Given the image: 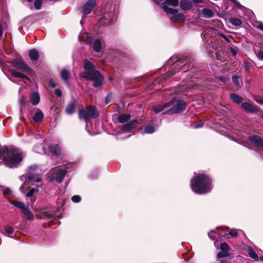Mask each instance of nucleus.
Wrapping results in <instances>:
<instances>
[{
	"mask_svg": "<svg viewBox=\"0 0 263 263\" xmlns=\"http://www.w3.org/2000/svg\"><path fill=\"white\" fill-rule=\"evenodd\" d=\"M190 181L192 191L198 194H204L211 191L212 187V179L205 173H194Z\"/></svg>",
	"mask_w": 263,
	"mask_h": 263,
	"instance_id": "1",
	"label": "nucleus"
},
{
	"mask_svg": "<svg viewBox=\"0 0 263 263\" xmlns=\"http://www.w3.org/2000/svg\"><path fill=\"white\" fill-rule=\"evenodd\" d=\"M84 69L85 71L81 72V77L92 81L93 87L100 88L103 84L104 77L95 69V65L87 59L84 60Z\"/></svg>",
	"mask_w": 263,
	"mask_h": 263,
	"instance_id": "2",
	"label": "nucleus"
},
{
	"mask_svg": "<svg viewBox=\"0 0 263 263\" xmlns=\"http://www.w3.org/2000/svg\"><path fill=\"white\" fill-rule=\"evenodd\" d=\"M1 158L4 163L11 168L17 166L23 160L22 153L13 147L3 148Z\"/></svg>",
	"mask_w": 263,
	"mask_h": 263,
	"instance_id": "3",
	"label": "nucleus"
},
{
	"mask_svg": "<svg viewBox=\"0 0 263 263\" xmlns=\"http://www.w3.org/2000/svg\"><path fill=\"white\" fill-rule=\"evenodd\" d=\"M194 58L191 55H187L178 59L173 65L175 72L182 71L185 72L191 70L194 66Z\"/></svg>",
	"mask_w": 263,
	"mask_h": 263,
	"instance_id": "4",
	"label": "nucleus"
},
{
	"mask_svg": "<svg viewBox=\"0 0 263 263\" xmlns=\"http://www.w3.org/2000/svg\"><path fill=\"white\" fill-rule=\"evenodd\" d=\"M99 112L95 106L91 105H87L86 109H79L78 117L80 119H84L86 123L90 122V119H96L99 117Z\"/></svg>",
	"mask_w": 263,
	"mask_h": 263,
	"instance_id": "5",
	"label": "nucleus"
},
{
	"mask_svg": "<svg viewBox=\"0 0 263 263\" xmlns=\"http://www.w3.org/2000/svg\"><path fill=\"white\" fill-rule=\"evenodd\" d=\"M168 102H172V104L171 106L172 107L163 112V114L172 115L179 114L183 112L187 107L185 101L177 99L176 97L173 98Z\"/></svg>",
	"mask_w": 263,
	"mask_h": 263,
	"instance_id": "6",
	"label": "nucleus"
},
{
	"mask_svg": "<svg viewBox=\"0 0 263 263\" xmlns=\"http://www.w3.org/2000/svg\"><path fill=\"white\" fill-rule=\"evenodd\" d=\"M7 62L10 64L11 67L26 73L28 76H32L34 73V71L28 66L22 58L20 59H14Z\"/></svg>",
	"mask_w": 263,
	"mask_h": 263,
	"instance_id": "7",
	"label": "nucleus"
},
{
	"mask_svg": "<svg viewBox=\"0 0 263 263\" xmlns=\"http://www.w3.org/2000/svg\"><path fill=\"white\" fill-rule=\"evenodd\" d=\"M179 4V2L178 0H165L161 4V8L167 14L176 13L178 12V9L171 8L168 6L176 7Z\"/></svg>",
	"mask_w": 263,
	"mask_h": 263,
	"instance_id": "8",
	"label": "nucleus"
},
{
	"mask_svg": "<svg viewBox=\"0 0 263 263\" xmlns=\"http://www.w3.org/2000/svg\"><path fill=\"white\" fill-rule=\"evenodd\" d=\"M240 105L243 110L248 114L256 113L259 111V109H260V107H258L257 105L254 104L253 103L251 104L248 102H243Z\"/></svg>",
	"mask_w": 263,
	"mask_h": 263,
	"instance_id": "9",
	"label": "nucleus"
},
{
	"mask_svg": "<svg viewBox=\"0 0 263 263\" xmlns=\"http://www.w3.org/2000/svg\"><path fill=\"white\" fill-rule=\"evenodd\" d=\"M220 248L221 251L218 252L217 255L218 258H221L230 256L229 251L231 250V248L227 242H224L221 243Z\"/></svg>",
	"mask_w": 263,
	"mask_h": 263,
	"instance_id": "10",
	"label": "nucleus"
},
{
	"mask_svg": "<svg viewBox=\"0 0 263 263\" xmlns=\"http://www.w3.org/2000/svg\"><path fill=\"white\" fill-rule=\"evenodd\" d=\"M112 18L110 13H107L104 14L99 19V22L100 25L108 26L111 24Z\"/></svg>",
	"mask_w": 263,
	"mask_h": 263,
	"instance_id": "11",
	"label": "nucleus"
},
{
	"mask_svg": "<svg viewBox=\"0 0 263 263\" xmlns=\"http://www.w3.org/2000/svg\"><path fill=\"white\" fill-rule=\"evenodd\" d=\"M96 0H88L83 6V13L84 14H89L91 12L92 8L96 5Z\"/></svg>",
	"mask_w": 263,
	"mask_h": 263,
	"instance_id": "12",
	"label": "nucleus"
},
{
	"mask_svg": "<svg viewBox=\"0 0 263 263\" xmlns=\"http://www.w3.org/2000/svg\"><path fill=\"white\" fill-rule=\"evenodd\" d=\"M249 140L257 147L263 148V139L260 136L254 135L248 137Z\"/></svg>",
	"mask_w": 263,
	"mask_h": 263,
	"instance_id": "13",
	"label": "nucleus"
},
{
	"mask_svg": "<svg viewBox=\"0 0 263 263\" xmlns=\"http://www.w3.org/2000/svg\"><path fill=\"white\" fill-rule=\"evenodd\" d=\"M139 123L138 120H132L124 124L122 127V130L125 133L130 132L134 128H136L137 125Z\"/></svg>",
	"mask_w": 263,
	"mask_h": 263,
	"instance_id": "14",
	"label": "nucleus"
},
{
	"mask_svg": "<svg viewBox=\"0 0 263 263\" xmlns=\"http://www.w3.org/2000/svg\"><path fill=\"white\" fill-rule=\"evenodd\" d=\"M172 104V102L168 101L167 102L164 103L162 104H159L157 106H153V109L155 113L158 114L163 111L165 108L171 107Z\"/></svg>",
	"mask_w": 263,
	"mask_h": 263,
	"instance_id": "15",
	"label": "nucleus"
},
{
	"mask_svg": "<svg viewBox=\"0 0 263 263\" xmlns=\"http://www.w3.org/2000/svg\"><path fill=\"white\" fill-rule=\"evenodd\" d=\"M48 150L50 153L60 157L62 155L61 149L58 145H51L49 146Z\"/></svg>",
	"mask_w": 263,
	"mask_h": 263,
	"instance_id": "16",
	"label": "nucleus"
},
{
	"mask_svg": "<svg viewBox=\"0 0 263 263\" xmlns=\"http://www.w3.org/2000/svg\"><path fill=\"white\" fill-rule=\"evenodd\" d=\"M9 71L10 72V73L11 74V75L16 78H21L23 79L27 80L29 81H31L30 79L28 76H27L26 74H25L22 72H18L13 69H10Z\"/></svg>",
	"mask_w": 263,
	"mask_h": 263,
	"instance_id": "17",
	"label": "nucleus"
},
{
	"mask_svg": "<svg viewBox=\"0 0 263 263\" xmlns=\"http://www.w3.org/2000/svg\"><path fill=\"white\" fill-rule=\"evenodd\" d=\"M67 171L66 170H60L55 175V179L58 183L61 182L65 177Z\"/></svg>",
	"mask_w": 263,
	"mask_h": 263,
	"instance_id": "18",
	"label": "nucleus"
},
{
	"mask_svg": "<svg viewBox=\"0 0 263 263\" xmlns=\"http://www.w3.org/2000/svg\"><path fill=\"white\" fill-rule=\"evenodd\" d=\"M180 5L181 9L185 11L191 10L193 7L192 2L188 0H181Z\"/></svg>",
	"mask_w": 263,
	"mask_h": 263,
	"instance_id": "19",
	"label": "nucleus"
},
{
	"mask_svg": "<svg viewBox=\"0 0 263 263\" xmlns=\"http://www.w3.org/2000/svg\"><path fill=\"white\" fill-rule=\"evenodd\" d=\"M36 176L37 175L32 172H28L27 174L25 176V181L21 188H22L23 185H28L30 181L33 180Z\"/></svg>",
	"mask_w": 263,
	"mask_h": 263,
	"instance_id": "20",
	"label": "nucleus"
},
{
	"mask_svg": "<svg viewBox=\"0 0 263 263\" xmlns=\"http://www.w3.org/2000/svg\"><path fill=\"white\" fill-rule=\"evenodd\" d=\"M44 114L42 111L39 108H36V111L33 117V120L35 122L41 123L42 122Z\"/></svg>",
	"mask_w": 263,
	"mask_h": 263,
	"instance_id": "21",
	"label": "nucleus"
},
{
	"mask_svg": "<svg viewBox=\"0 0 263 263\" xmlns=\"http://www.w3.org/2000/svg\"><path fill=\"white\" fill-rule=\"evenodd\" d=\"M29 100L34 105H36L40 102V97L38 92H33L30 96Z\"/></svg>",
	"mask_w": 263,
	"mask_h": 263,
	"instance_id": "22",
	"label": "nucleus"
},
{
	"mask_svg": "<svg viewBox=\"0 0 263 263\" xmlns=\"http://www.w3.org/2000/svg\"><path fill=\"white\" fill-rule=\"evenodd\" d=\"M230 99L233 102L237 104L243 103V98L236 93H232L230 94Z\"/></svg>",
	"mask_w": 263,
	"mask_h": 263,
	"instance_id": "23",
	"label": "nucleus"
},
{
	"mask_svg": "<svg viewBox=\"0 0 263 263\" xmlns=\"http://www.w3.org/2000/svg\"><path fill=\"white\" fill-rule=\"evenodd\" d=\"M76 103L74 101L69 102L65 108V112L68 115H71L74 112Z\"/></svg>",
	"mask_w": 263,
	"mask_h": 263,
	"instance_id": "24",
	"label": "nucleus"
},
{
	"mask_svg": "<svg viewBox=\"0 0 263 263\" xmlns=\"http://www.w3.org/2000/svg\"><path fill=\"white\" fill-rule=\"evenodd\" d=\"M131 118L130 114H122L118 117V121L120 123L128 122Z\"/></svg>",
	"mask_w": 263,
	"mask_h": 263,
	"instance_id": "25",
	"label": "nucleus"
},
{
	"mask_svg": "<svg viewBox=\"0 0 263 263\" xmlns=\"http://www.w3.org/2000/svg\"><path fill=\"white\" fill-rule=\"evenodd\" d=\"M29 57L32 61H36L39 60L40 55L36 49H32L29 51Z\"/></svg>",
	"mask_w": 263,
	"mask_h": 263,
	"instance_id": "26",
	"label": "nucleus"
},
{
	"mask_svg": "<svg viewBox=\"0 0 263 263\" xmlns=\"http://www.w3.org/2000/svg\"><path fill=\"white\" fill-rule=\"evenodd\" d=\"M214 12L208 8H204L202 10V15L204 18H210L214 16Z\"/></svg>",
	"mask_w": 263,
	"mask_h": 263,
	"instance_id": "27",
	"label": "nucleus"
},
{
	"mask_svg": "<svg viewBox=\"0 0 263 263\" xmlns=\"http://www.w3.org/2000/svg\"><path fill=\"white\" fill-rule=\"evenodd\" d=\"M23 213L26 216L28 220H31L34 219V216L29 210V207L26 205L22 209Z\"/></svg>",
	"mask_w": 263,
	"mask_h": 263,
	"instance_id": "28",
	"label": "nucleus"
},
{
	"mask_svg": "<svg viewBox=\"0 0 263 263\" xmlns=\"http://www.w3.org/2000/svg\"><path fill=\"white\" fill-rule=\"evenodd\" d=\"M170 14H173L171 18L176 22H183L185 20V16L182 13H178V12L176 13Z\"/></svg>",
	"mask_w": 263,
	"mask_h": 263,
	"instance_id": "29",
	"label": "nucleus"
},
{
	"mask_svg": "<svg viewBox=\"0 0 263 263\" xmlns=\"http://www.w3.org/2000/svg\"><path fill=\"white\" fill-rule=\"evenodd\" d=\"M93 48L96 52H100L102 49V43L100 39H97L95 40L93 43Z\"/></svg>",
	"mask_w": 263,
	"mask_h": 263,
	"instance_id": "30",
	"label": "nucleus"
},
{
	"mask_svg": "<svg viewBox=\"0 0 263 263\" xmlns=\"http://www.w3.org/2000/svg\"><path fill=\"white\" fill-rule=\"evenodd\" d=\"M35 186L32 188L29 187V191L26 194V196L28 197H31L34 194L35 192L39 191L40 188L41 187L40 185L34 184Z\"/></svg>",
	"mask_w": 263,
	"mask_h": 263,
	"instance_id": "31",
	"label": "nucleus"
},
{
	"mask_svg": "<svg viewBox=\"0 0 263 263\" xmlns=\"http://www.w3.org/2000/svg\"><path fill=\"white\" fill-rule=\"evenodd\" d=\"M229 22L233 25H234L236 26H239L242 24L241 20L237 17H231L229 20Z\"/></svg>",
	"mask_w": 263,
	"mask_h": 263,
	"instance_id": "32",
	"label": "nucleus"
},
{
	"mask_svg": "<svg viewBox=\"0 0 263 263\" xmlns=\"http://www.w3.org/2000/svg\"><path fill=\"white\" fill-rule=\"evenodd\" d=\"M70 76L69 72L66 69H63L61 72V78L66 81L69 80Z\"/></svg>",
	"mask_w": 263,
	"mask_h": 263,
	"instance_id": "33",
	"label": "nucleus"
},
{
	"mask_svg": "<svg viewBox=\"0 0 263 263\" xmlns=\"http://www.w3.org/2000/svg\"><path fill=\"white\" fill-rule=\"evenodd\" d=\"M10 202L11 204L21 210L25 206V204L21 201L10 200Z\"/></svg>",
	"mask_w": 263,
	"mask_h": 263,
	"instance_id": "34",
	"label": "nucleus"
},
{
	"mask_svg": "<svg viewBox=\"0 0 263 263\" xmlns=\"http://www.w3.org/2000/svg\"><path fill=\"white\" fill-rule=\"evenodd\" d=\"M241 78V76L233 75L232 77V80L234 84L238 88L240 87V85L239 82V79Z\"/></svg>",
	"mask_w": 263,
	"mask_h": 263,
	"instance_id": "35",
	"label": "nucleus"
},
{
	"mask_svg": "<svg viewBox=\"0 0 263 263\" xmlns=\"http://www.w3.org/2000/svg\"><path fill=\"white\" fill-rule=\"evenodd\" d=\"M42 216L43 218L49 219L53 218L54 214H52L49 211H47L43 212Z\"/></svg>",
	"mask_w": 263,
	"mask_h": 263,
	"instance_id": "36",
	"label": "nucleus"
},
{
	"mask_svg": "<svg viewBox=\"0 0 263 263\" xmlns=\"http://www.w3.org/2000/svg\"><path fill=\"white\" fill-rule=\"evenodd\" d=\"M249 255L252 258L254 259L255 260H259V257H258L257 254L252 249L249 250Z\"/></svg>",
	"mask_w": 263,
	"mask_h": 263,
	"instance_id": "37",
	"label": "nucleus"
},
{
	"mask_svg": "<svg viewBox=\"0 0 263 263\" xmlns=\"http://www.w3.org/2000/svg\"><path fill=\"white\" fill-rule=\"evenodd\" d=\"M145 132L147 134H152L155 132L154 127L151 124H148L144 128Z\"/></svg>",
	"mask_w": 263,
	"mask_h": 263,
	"instance_id": "38",
	"label": "nucleus"
},
{
	"mask_svg": "<svg viewBox=\"0 0 263 263\" xmlns=\"http://www.w3.org/2000/svg\"><path fill=\"white\" fill-rule=\"evenodd\" d=\"M42 0H35L34 3V7L36 10H40L42 8Z\"/></svg>",
	"mask_w": 263,
	"mask_h": 263,
	"instance_id": "39",
	"label": "nucleus"
},
{
	"mask_svg": "<svg viewBox=\"0 0 263 263\" xmlns=\"http://www.w3.org/2000/svg\"><path fill=\"white\" fill-rule=\"evenodd\" d=\"M230 51L234 56H235L238 52V49L236 46H233L230 48Z\"/></svg>",
	"mask_w": 263,
	"mask_h": 263,
	"instance_id": "40",
	"label": "nucleus"
},
{
	"mask_svg": "<svg viewBox=\"0 0 263 263\" xmlns=\"http://www.w3.org/2000/svg\"><path fill=\"white\" fill-rule=\"evenodd\" d=\"M81 200V198L79 195H74L71 197V200L75 203L79 202Z\"/></svg>",
	"mask_w": 263,
	"mask_h": 263,
	"instance_id": "41",
	"label": "nucleus"
},
{
	"mask_svg": "<svg viewBox=\"0 0 263 263\" xmlns=\"http://www.w3.org/2000/svg\"><path fill=\"white\" fill-rule=\"evenodd\" d=\"M242 66L246 72H248L250 70V66L249 63L247 61H243Z\"/></svg>",
	"mask_w": 263,
	"mask_h": 263,
	"instance_id": "42",
	"label": "nucleus"
},
{
	"mask_svg": "<svg viewBox=\"0 0 263 263\" xmlns=\"http://www.w3.org/2000/svg\"><path fill=\"white\" fill-rule=\"evenodd\" d=\"M216 234H217V233L215 232V231L212 230L208 233V236L209 238L214 240L216 239Z\"/></svg>",
	"mask_w": 263,
	"mask_h": 263,
	"instance_id": "43",
	"label": "nucleus"
},
{
	"mask_svg": "<svg viewBox=\"0 0 263 263\" xmlns=\"http://www.w3.org/2000/svg\"><path fill=\"white\" fill-rule=\"evenodd\" d=\"M5 231L7 234L10 235L14 232V229L12 227L8 226L5 227Z\"/></svg>",
	"mask_w": 263,
	"mask_h": 263,
	"instance_id": "44",
	"label": "nucleus"
},
{
	"mask_svg": "<svg viewBox=\"0 0 263 263\" xmlns=\"http://www.w3.org/2000/svg\"><path fill=\"white\" fill-rule=\"evenodd\" d=\"M38 168V166L36 164H33L28 167L27 172L35 171Z\"/></svg>",
	"mask_w": 263,
	"mask_h": 263,
	"instance_id": "45",
	"label": "nucleus"
},
{
	"mask_svg": "<svg viewBox=\"0 0 263 263\" xmlns=\"http://www.w3.org/2000/svg\"><path fill=\"white\" fill-rule=\"evenodd\" d=\"M255 100L258 103L260 104H263V96H257Z\"/></svg>",
	"mask_w": 263,
	"mask_h": 263,
	"instance_id": "46",
	"label": "nucleus"
},
{
	"mask_svg": "<svg viewBox=\"0 0 263 263\" xmlns=\"http://www.w3.org/2000/svg\"><path fill=\"white\" fill-rule=\"evenodd\" d=\"M56 83L55 81L53 80V79L51 78L49 79V86L51 88H54L56 87Z\"/></svg>",
	"mask_w": 263,
	"mask_h": 263,
	"instance_id": "47",
	"label": "nucleus"
},
{
	"mask_svg": "<svg viewBox=\"0 0 263 263\" xmlns=\"http://www.w3.org/2000/svg\"><path fill=\"white\" fill-rule=\"evenodd\" d=\"M229 234L231 235L232 237H236L237 236V230L233 229L231 230L229 232Z\"/></svg>",
	"mask_w": 263,
	"mask_h": 263,
	"instance_id": "48",
	"label": "nucleus"
},
{
	"mask_svg": "<svg viewBox=\"0 0 263 263\" xmlns=\"http://www.w3.org/2000/svg\"><path fill=\"white\" fill-rule=\"evenodd\" d=\"M54 93L58 97H61L63 95L62 91L59 88L55 90Z\"/></svg>",
	"mask_w": 263,
	"mask_h": 263,
	"instance_id": "49",
	"label": "nucleus"
},
{
	"mask_svg": "<svg viewBox=\"0 0 263 263\" xmlns=\"http://www.w3.org/2000/svg\"><path fill=\"white\" fill-rule=\"evenodd\" d=\"M11 193V190L9 188H6L3 190V194L4 196H7Z\"/></svg>",
	"mask_w": 263,
	"mask_h": 263,
	"instance_id": "50",
	"label": "nucleus"
},
{
	"mask_svg": "<svg viewBox=\"0 0 263 263\" xmlns=\"http://www.w3.org/2000/svg\"><path fill=\"white\" fill-rule=\"evenodd\" d=\"M256 55L259 59L263 60V51L261 50L258 51Z\"/></svg>",
	"mask_w": 263,
	"mask_h": 263,
	"instance_id": "51",
	"label": "nucleus"
},
{
	"mask_svg": "<svg viewBox=\"0 0 263 263\" xmlns=\"http://www.w3.org/2000/svg\"><path fill=\"white\" fill-rule=\"evenodd\" d=\"M111 99V96L109 94L107 95L105 99V104H107L110 103Z\"/></svg>",
	"mask_w": 263,
	"mask_h": 263,
	"instance_id": "52",
	"label": "nucleus"
},
{
	"mask_svg": "<svg viewBox=\"0 0 263 263\" xmlns=\"http://www.w3.org/2000/svg\"><path fill=\"white\" fill-rule=\"evenodd\" d=\"M234 4L240 9L242 10L243 8V6L240 4L239 2H238L237 0L234 3Z\"/></svg>",
	"mask_w": 263,
	"mask_h": 263,
	"instance_id": "53",
	"label": "nucleus"
},
{
	"mask_svg": "<svg viewBox=\"0 0 263 263\" xmlns=\"http://www.w3.org/2000/svg\"><path fill=\"white\" fill-rule=\"evenodd\" d=\"M92 42V39L91 36H87L86 43L87 44H91Z\"/></svg>",
	"mask_w": 263,
	"mask_h": 263,
	"instance_id": "54",
	"label": "nucleus"
},
{
	"mask_svg": "<svg viewBox=\"0 0 263 263\" xmlns=\"http://www.w3.org/2000/svg\"><path fill=\"white\" fill-rule=\"evenodd\" d=\"M203 125V123L202 122H201L198 124H196L195 126H194V127L196 128H200L201 127H202Z\"/></svg>",
	"mask_w": 263,
	"mask_h": 263,
	"instance_id": "55",
	"label": "nucleus"
},
{
	"mask_svg": "<svg viewBox=\"0 0 263 263\" xmlns=\"http://www.w3.org/2000/svg\"><path fill=\"white\" fill-rule=\"evenodd\" d=\"M193 2L194 4H201L203 2V0H193Z\"/></svg>",
	"mask_w": 263,
	"mask_h": 263,
	"instance_id": "56",
	"label": "nucleus"
},
{
	"mask_svg": "<svg viewBox=\"0 0 263 263\" xmlns=\"http://www.w3.org/2000/svg\"><path fill=\"white\" fill-rule=\"evenodd\" d=\"M258 28L263 31V23L260 22L258 25Z\"/></svg>",
	"mask_w": 263,
	"mask_h": 263,
	"instance_id": "57",
	"label": "nucleus"
},
{
	"mask_svg": "<svg viewBox=\"0 0 263 263\" xmlns=\"http://www.w3.org/2000/svg\"><path fill=\"white\" fill-rule=\"evenodd\" d=\"M33 180L36 182H40L42 181V179L41 177H36Z\"/></svg>",
	"mask_w": 263,
	"mask_h": 263,
	"instance_id": "58",
	"label": "nucleus"
},
{
	"mask_svg": "<svg viewBox=\"0 0 263 263\" xmlns=\"http://www.w3.org/2000/svg\"><path fill=\"white\" fill-rule=\"evenodd\" d=\"M53 218H54V219H60L62 218V215L57 216V215H55V214H54Z\"/></svg>",
	"mask_w": 263,
	"mask_h": 263,
	"instance_id": "59",
	"label": "nucleus"
},
{
	"mask_svg": "<svg viewBox=\"0 0 263 263\" xmlns=\"http://www.w3.org/2000/svg\"><path fill=\"white\" fill-rule=\"evenodd\" d=\"M20 101L21 104L22 105L25 104V99H24V97H23L21 98Z\"/></svg>",
	"mask_w": 263,
	"mask_h": 263,
	"instance_id": "60",
	"label": "nucleus"
},
{
	"mask_svg": "<svg viewBox=\"0 0 263 263\" xmlns=\"http://www.w3.org/2000/svg\"><path fill=\"white\" fill-rule=\"evenodd\" d=\"M3 34V27L1 24H0V37L2 36Z\"/></svg>",
	"mask_w": 263,
	"mask_h": 263,
	"instance_id": "61",
	"label": "nucleus"
},
{
	"mask_svg": "<svg viewBox=\"0 0 263 263\" xmlns=\"http://www.w3.org/2000/svg\"><path fill=\"white\" fill-rule=\"evenodd\" d=\"M222 36H223V39H224L228 42H230V40L227 36H226L224 35H223Z\"/></svg>",
	"mask_w": 263,
	"mask_h": 263,
	"instance_id": "62",
	"label": "nucleus"
},
{
	"mask_svg": "<svg viewBox=\"0 0 263 263\" xmlns=\"http://www.w3.org/2000/svg\"><path fill=\"white\" fill-rule=\"evenodd\" d=\"M221 263H231L230 262H229L224 259L221 260Z\"/></svg>",
	"mask_w": 263,
	"mask_h": 263,
	"instance_id": "63",
	"label": "nucleus"
},
{
	"mask_svg": "<svg viewBox=\"0 0 263 263\" xmlns=\"http://www.w3.org/2000/svg\"><path fill=\"white\" fill-rule=\"evenodd\" d=\"M54 224L53 222L52 221H50L48 223V227H51V226H52L53 224Z\"/></svg>",
	"mask_w": 263,
	"mask_h": 263,
	"instance_id": "64",
	"label": "nucleus"
}]
</instances>
